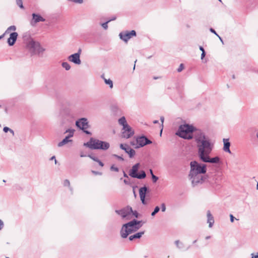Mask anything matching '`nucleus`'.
<instances>
[{
  "mask_svg": "<svg viewBox=\"0 0 258 258\" xmlns=\"http://www.w3.org/2000/svg\"><path fill=\"white\" fill-rule=\"evenodd\" d=\"M142 221L133 219L130 222L123 225L120 230L122 238H125L127 236L139 229L143 225Z\"/></svg>",
  "mask_w": 258,
  "mask_h": 258,
  "instance_id": "f257e3e1",
  "label": "nucleus"
},
{
  "mask_svg": "<svg viewBox=\"0 0 258 258\" xmlns=\"http://www.w3.org/2000/svg\"><path fill=\"white\" fill-rule=\"evenodd\" d=\"M84 146H86L92 150H107L110 147L109 143L102 141L99 140L91 138L90 140L84 144Z\"/></svg>",
  "mask_w": 258,
  "mask_h": 258,
  "instance_id": "f03ea898",
  "label": "nucleus"
},
{
  "mask_svg": "<svg viewBox=\"0 0 258 258\" xmlns=\"http://www.w3.org/2000/svg\"><path fill=\"white\" fill-rule=\"evenodd\" d=\"M195 127L188 124H181L179 126L176 135L184 139L190 140L193 138V132Z\"/></svg>",
  "mask_w": 258,
  "mask_h": 258,
  "instance_id": "7ed1b4c3",
  "label": "nucleus"
},
{
  "mask_svg": "<svg viewBox=\"0 0 258 258\" xmlns=\"http://www.w3.org/2000/svg\"><path fill=\"white\" fill-rule=\"evenodd\" d=\"M198 153L200 159L209 155L212 150V145L207 139L197 144Z\"/></svg>",
  "mask_w": 258,
  "mask_h": 258,
  "instance_id": "20e7f679",
  "label": "nucleus"
},
{
  "mask_svg": "<svg viewBox=\"0 0 258 258\" xmlns=\"http://www.w3.org/2000/svg\"><path fill=\"white\" fill-rule=\"evenodd\" d=\"M26 47L31 55H39L45 50V49L41 46L39 42L35 41L33 39H30L27 43Z\"/></svg>",
  "mask_w": 258,
  "mask_h": 258,
  "instance_id": "39448f33",
  "label": "nucleus"
},
{
  "mask_svg": "<svg viewBox=\"0 0 258 258\" xmlns=\"http://www.w3.org/2000/svg\"><path fill=\"white\" fill-rule=\"evenodd\" d=\"M207 167L205 164H201L196 161L190 163V171L189 174L206 173Z\"/></svg>",
  "mask_w": 258,
  "mask_h": 258,
  "instance_id": "423d86ee",
  "label": "nucleus"
},
{
  "mask_svg": "<svg viewBox=\"0 0 258 258\" xmlns=\"http://www.w3.org/2000/svg\"><path fill=\"white\" fill-rule=\"evenodd\" d=\"M204 173L188 174V178L191 182L192 186H196L203 184L207 179V177Z\"/></svg>",
  "mask_w": 258,
  "mask_h": 258,
  "instance_id": "0eeeda50",
  "label": "nucleus"
},
{
  "mask_svg": "<svg viewBox=\"0 0 258 258\" xmlns=\"http://www.w3.org/2000/svg\"><path fill=\"white\" fill-rule=\"evenodd\" d=\"M139 166V163L135 164L132 167V169L130 171L129 175L132 177L140 179L145 178L146 177V174L144 171L142 170L139 173H137Z\"/></svg>",
  "mask_w": 258,
  "mask_h": 258,
  "instance_id": "6e6552de",
  "label": "nucleus"
},
{
  "mask_svg": "<svg viewBox=\"0 0 258 258\" xmlns=\"http://www.w3.org/2000/svg\"><path fill=\"white\" fill-rule=\"evenodd\" d=\"M76 126L82 130L87 135H91V133L87 130L89 127V123L86 118H81L76 121Z\"/></svg>",
  "mask_w": 258,
  "mask_h": 258,
  "instance_id": "1a4fd4ad",
  "label": "nucleus"
},
{
  "mask_svg": "<svg viewBox=\"0 0 258 258\" xmlns=\"http://www.w3.org/2000/svg\"><path fill=\"white\" fill-rule=\"evenodd\" d=\"M133 212L131 207L127 206L120 210H115V213L120 215L122 218H125L126 220L130 219V216Z\"/></svg>",
  "mask_w": 258,
  "mask_h": 258,
  "instance_id": "9d476101",
  "label": "nucleus"
},
{
  "mask_svg": "<svg viewBox=\"0 0 258 258\" xmlns=\"http://www.w3.org/2000/svg\"><path fill=\"white\" fill-rule=\"evenodd\" d=\"M193 138H195L196 143L207 140L205 133L201 130L197 129L193 132Z\"/></svg>",
  "mask_w": 258,
  "mask_h": 258,
  "instance_id": "9b49d317",
  "label": "nucleus"
},
{
  "mask_svg": "<svg viewBox=\"0 0 258 258\" xmlns=\"http://www.w3.org/2000/svg\"><path fill=\"white\" fill-rule=\"evenodd\" d=\"M136 142L138 143V145L135 147L136 148L143 147L152 143L151 140L144 136L137 137L136 138Z\"/></svg>",
  "mask_w": 258,
  "mask_h": 258,
  "instance_id": "f8f14e48",
  "label": "nucleus"
},
{
  "mask_svg": "<svg viewBox=\"0 0 258 258\" xmlns=\"http://www.w3.org/2000/svg\"><path fill=\"white\" fill-rule=\"evenodd\" d=\"M136 35V32L135 30H132L130 32H120L119 37L124 42H126L132 37Z\"/></svg>",
  "mask_w": 258,
  "mask_h": 258,
  "instance_id": "ddd939ff",
  "label": "nucleus"
},
{
  "mask_svg": "<svg viewBox=\"0 0 258 258\" xmlns=\"http://www.w3.org/2000/svg\"><path fill=\"white\" fill-rule=\"evenodd\" d=\"M207 180L213 186L220 185L222 181V177L220 175H215L212 178H208Z\"/></svg>",
  "mask_w": 258,
  "mask_h": 258,
  "instance_id": "4468645a",
  "label": "nucleus"
},
{
  "mask_svg": "<svg viewBox=\"0 0 258 258\" xmlns=\"http://www.w3.org/2000/svg\"><path fill=\"white\" fill-rule=\"evenodd\" d=\"M69 133L68 136H67L64 139H63L61 142L58 143V147H60L67 144L69 142H72V140L69 139L70 138L74 136V130H68L65 133Z\"/></svg>",
  "mask_w": 258,
  "mask_h": 258,
  "instance_id": "2eb2a0df",
  "label": "nucleus"
},
{
  "mask_svg": "<svg viewBox=\"0 0 258 258\" xmlns=\"http://www.w3.org/2000/svg\"><path fill=\"white\" fill-rule=\"evenodd\" d=\"M134 134V131L132 129L130 125H127L123 127L122 130V137L128 139Z\"/></svg>",
  "mask_w": 258,
  "mask_h": 258,
  "instance_id": "dca6fc26",
  "label": "nucleus"
},
{
  "mask_svg": "<svg viewBox=\"0 0 258 258\" xmlns=\"http://www.w3.org/2000/svg\"><path fill=\"white\" fill-rule=\"evenodd\" d=\"M120 148L124 150L125 153L128 154L130 158H132L134 157L136 154V151L132 149L127 144H121L120 145Z\"/></svg>",
  "mask_w": 258,
  "mask_h": 258,
  "instance_id": "f3484780",
  "label": "nucleus"
},
{
  "mask_svg": "<svg viewBox=\"0 0 258 258\" xmlns=\"http://www.w3.org/2000/svg\"><path fill=\"white\" fill-rule=\"evenodd\" d=\"M148 188L146 186L141 187L139 189V195L141 201L142 203L145 205L147 204V202L145 200V197Z\"/></svg>",
  "mask_w": 258,
  "mask_h": 258,
  "instance_id": "a211bd4d",
  "label": "nucleus"
},
{
  "mask_svg": "<svg viewBox=\"0 0 258 258\" xmlns=\"http://www.w3.org/2000/svg\"><path fill=\"white\" fill-rule=\"evenodd\" d=\"M79 53H74L68 57V60L76 64H80L81 61Z\"/></svg>",
  "mask_w": 258,
  "mask_h": 258,
  "instance_id": "6ab92c4d",
  "label": "nucleus"
},
{
  "mask_svg": "<svg viewBox=\"0 0 258 258\" xmlns=\"http://www.w3.org/2000/svg\"><path fill=\"white\" fill-rule=\"evenodd\" d=\"M202 161L207 163H218L220 162V158L218 156L210 158L209 155L204 157L201 159Z\"/></svg>",
  "mask_w": 258,
  "mask_h": 258,
  "instance_id": "aec40b11",
  "label": "nucleus"
},
{
  "mask_svg": "<svg viewBox=\"0 0 258 258\" xmlns=\"http://www.w3.org/2000/svg\"><path fill=\"white\" fill-rule=\"evenodd\" d=\"M18 35V33L15 32L10 34V37L8 39V43L10 46L14 45L17 40Z\"/></svg>",
  "mask_w": 258,
  "mask_h": 258,
  "instance_id": "412c9836",
  "label": "nucleus"
},
{
  "mask_svg": "<svg viewBox=\"0 0 258 258\" xmlns=\"http://www.w3.org/2000/svg\"><path fill=\"white\" fill-rule=\"evenodd\" d=\"M223 142L224 143L223 150L228 153H231L230 150V143L228 139H223Z\"/></svg>",
  "mask_w": 258,
  "mask_h": 258,
  "instance_id": "4be33fe9",
  "label": "nucleus"
},
{
  "mask_svg": "<svg viewBox=\"0 0 258 258\" xmlns=\"http://www.w3.org/2000/svg\"><path fill=\"white\" fill-rule=\"evenodd\" d=\"M32 16L35 23H37L40 22H44L45 21V19L39 14L33 13Z\"/></svg>",
  "mask_w": 258,
  "mask_h": 258,
  "instance_id": "5701e85b",
  "label": "nucleus"
},
{
  "mask_svg": "<svg viewBox=\"0 0 258 258\" xmlns=\"http://www.w3.org/2000/svg\"><path fill=\"white\" fill-rule=\"evenodd\" d=\"M207 222L209 223V226L211 228L214 223V219L210 211H208L207 212Z\"/></svg>",
  "mask_w": 258,
  "mask_h": 258,
  "instance_id": "b1692460",
  "label": "nucleus"
},
{
  "mask_svg": "<svg viewBox=\"0 0 258 258\" xmlns=\"http://www.w3.org/2000/svg\"><path fill=\"white\" fill-rule=\"evenodd\" d=\"M144 233L145 231H141L138 232L134 235L130 236L128 239L130 241H132L134 239H139L142 237V236L144 234Z\"/></svg>",
  "mask_w": 258,
  "mask_h": 258,
  "instance_id": "393cba45",
  "label": "nucleus"
},
{
  "mask_svg": "<svg viewBox=\"0 0 258 258\" xmlns=\"http://www.w3.org/2000/svg\"><path fill=\"white\" fill-rule=\"evenodd\" d=\"M118 122L120 125H122L123 127L125 126H126V125H128L126 122V119L124 116L121 117L118 119Z\"/></svg>",
  "mask_w": 258,
  "mask_h": 258,
  "instance_id": "a878e982",
  "label": "nucleus"
},
{
  "mask_svg": "<svg viewBox=\"0 0 258 258\" xmlns=\"http://www.w3.org/2000/svg\"><path fill=\"white\" fill-rule=\"evenodd\" d=\"M104 80L105 84L109 85L110 88L112 89L113 88V82L111 80H110V79H106L105 78H104Z\"/></svg>",
  "mask_w": 258,
  "mask_h": 258,
  "instance_id": "bb28decb",
  "label": "nucleus"
},
{
  "mask_svg": "<svg viewBox=\"0 0 258 258\" xmlns=\"http://www.w3.org/2000/svg\"><path fill=\"white\" fill-rule=\"evenodd\" d=\"M61 65L62 67L67 71H69L71 69V66L70 64L67 62H63Z\"/></svg>",
  "mask_w": 258,
  "mask_h": 258,
  "instance_id": "cd10ccee",
  "label": "nucleus"
},
{
  "mask_svg": "<svg viewBox=\"0 0 258 258\" xmlns=\"http://www.w3.org/2000/svg\"><path fill=\"white\" fill-rule=\"evenodd\" d=\"M3 131L5 133H7L8 131H9L13 135V136H14L15 134L14 131L7 126L4 127Z\"/></svg>",
  "mask_w": 258,
  "mask_h": 258,
  "instance_id": "c85d7f7f",
  "label": "nucleus"
},
{
  "mask_svg": "<svg viewBox=\"0 0 258 258\" xmlns=\"http://www.w3.org/2000/svg\"><path fill=\"white\" fill-rule=\"evenodd\" d=\"M16 30V27L15 26H14V25L11 26L9 28H8V29L6 31L5 33H9V32L10 31H15Z\"/></svg>",
  "mask_w": 258,
  "mask_h": 258,
  "instance_id": "c756f323",
  "label": "nucleus"
},
{
  "mask_svg": "<svg viewBox=\"0 0 258 258\" xmlns=\"http://www.w3.org/2000/svg\"><path fill=\"white\" fill-rule=\"evenodd\" d=\"M160 210V208L158 206H156L154 211L151 213L152 216H154Z\"/></svg>",
  "mask_w": 258,
  "mask_h": 258,
  "instance_id": "7c9ffc66",
  "label": "nucleus"
},
{
  "mask_svg": "<svg viewBox=\"0 0 258 258\" xmlns=\"http://www.w3.org/2000/svg\"><path fill=\"white\" fill-rule=\"evenodd\" d=\"M175 243L178 248H181L183 246V244L180 242L178 240H176Z\"/></svg>",
  "mask_w": 258,
  "mask_h": 258,
  "instance_id": "2f4dec72",
  "label": "nucleus"
},
{
  "mask_svg": "<svg viewBox=\"0 0 258 258\" xmlns=\"http://www.w3.org/2000/svg\"><path fill=\"white\" fill-rule=\"evenodd\" d=\"M17 5L21 9H23L24 7L23 5L22 0H16Z\"/></svg>",
  "mask_w": 258,
  "mask_h": 258,
  "instance_id": "473e14b6",
  "label": "nucleus"
},
{
  "mask_svg": "<svg viewBox=\"0 0 258 258\" xmlns=\"http://www.w3.org/2000/svg\"><path fill=\"white\" fill-rule=\"evenodd\" d=\"M110 170L111 171H115V172H118L119 171L118 168L117 167H115L114 165H112L110 167Z\"/></svg>",
  "mask_w": 258,
  "mask_h": 258,
  "instance_id": "72a5a7b5",
  "label": "nucleus"
},
{
  "mask_svg": "<svg viewBox=\"0 0 258 258\" xmlns=\"http://www.w3.org/2000/svg\"><path fill=\"white\" fill-rule=\"evenodd\" d=\"M88 157H89V158H90L91 159H92L93 160L95 161H97L98 159V158H97L96 157L92 155V154H89L88 155Z\"/></svg>",
  "mask_w": 258,
  "mask_h": 258,
  "instance_id": "f704fd0d",
  "label": "nucleus"
},
{
  "mask_svg": "<svg viewBox=\"0 0 258 258\" xmlns=\"http://www.w3.org/2000/svg\"><path fill=\"white\" fill-rule=\"evenodd\" d=\"M109 23V22L106 21V22L105 23H103L102 24V27L105 29V30H106L107 28H108V23Z\"/></svg>",
  "mask_w": 258,
  "mask_h": 258,
  "instance_id": "c9c22d12",
  "label": "nucleus"
},
{
  "mask_svg": "<svg viewBox=\"0 0 258 258\" xmlns=\"http://www.w3.org/2000/svg\"><path fill=\"white\" fill-rule=\"evenodd\" d=\"M113 156L115 157V158H116L117 159H118V160H119L120 161H123L124 160V159L121 156H119V155H116V154H113Z\"/></svg>",
  "mask_w": 258,
  "mask_h": 258,
  "instance_id": "e433bc0d",
  "label": "nucleus"
},
{
  "mask_svg": "<svg viewBox=\"0 0 258 258\" xmlns=\"http://www.w3.org/2000/svg\"><path fill=\"white\" fill-rule=\"evenodd\" d=\"M164 120V117L163 116H161L160 117V120H161V121L162 122V128H161V132H160V135H161L162 132V130H163Z\"/></svg>",
  "mask_w": 258,
  "mask_h": 258,
  "instance_id": "4c0bfd02",
  "label": "nucleus"
},
{
  "mask_svg": "<svg viewBox=\"0 0 258 258\" xmlns=\"http://www.w3.org/2000/svg\"><path fill=\"white\" fill-rule=\"evenodd\" d=\"M152 179L153 182L154 183H155L158 180V177L155 175H153V176H152Z\"/></svg>",
  "mask_w": 258,
  "mask_h": 258,
  "instance_id": "58836bf2",
  "label": "nucleus"
},
{
  "mask_svg": "<svg viewBox=\"0 0 258 258\" xmlns=\"http://www.w3.org/2000/svg\"><path fill=\"white\" fill-rule=\"evenodd\" d=\"M184 68L183 64L182 63H181L179 67V68L177 69V72H180L182 71V70Z\"/></svg>",
  "mask_w": 258,
  "mask_h": 258,
  "instance_id": "ea45409f",
  "label": "nucleus"
},
{
  "mask_svg": "<svg viewBox=\"0 0 258 258\" xmlns=\"http://www.w3.org/2000/svg\"><path fill=\"white\" fill-rule=\"evenodd\" d=\"M63 185H64V186H69L70 185V182L69 180L68 179L64 180V181H63Z\"/></svg>",
  "mask_w": 258,
  "mask_h": 258,
  "instance_id": "a19ab883",
  "label": "nucleus"
},
{
  "mask_svg": "<svg viewBox=\"0 0 258 258\" xmlns=\"http://www.w3.org/2000/svg\"><path fill=\"white\" fill-rule=\"evenodd\" d=\"M161 211L162 212H165V210H166V206H165V204L164 203H162L161 205Z\"/></svg>",
  "mask_w": 258,
  "mask_h": 258,
  "instance_id": "79ce46f5",
  "label": "nucleus"
},
{
  "mask_svg": "<svg viewBox=\"0 0 258 258\" xmlns=\"http://www.w3.org/2000/svg\"><path fill=\"white\" fill-rule=\"evenodd\" d=\"M136 218H138L139 216V214L137 211H133L131 213Z\"/></svg>",
  "mask_w": 258,
  "mask_h": 258,
  "instance_id": "37998d69",
  "label": "nucleus"
},
{
  "mask_svg": "<svg viewBox=\"0 0 258 258\" xmlns=\"http://www.w3.org/2000/svg\"><path fill=\"white\" fill-rule=\"evenodd\" d=\"M92 173L93 174H94V175H102V173L100 172H99V171H94V170H92Z\"/></svg>",
  "mask_w": 258,
  "mask_h": 258,
  "instance_id": "c03bdc74",
  "label": "nucleus"
},
{
  "mask_svg": "<svg viewBox=\"0 0 258 258\" xmlns=\"http://www.w3.org/2000/svg\"><path fill=\"white\" fill-rule=\"evenodd\" d=\"M234 219H236L235 218V217L233 216V215L230 214V220L231 222H232V223L233 222Z\"/></svg>",
  "mask_w": 258,
  "mask_h": 258,
  "instance_id": "a18cd8bd",
  "label": "nucleus"
},
{
  "mask_svg": "<svg viewBox=\"0 0 258 258\" xmlns=\"http://www.w3.org/2000/svg\"><path fill=\"white\" fill-rule=\"evenodd\" d=\"M210 31L211 32L214 33L217 36H218V34L216 33V32L215 31V30L212 28L210 29Z\"/></svg>",
  "mask_w": 258,
  "mask_h": 258,
  "instance_id": "49530a36",
  "label": "nucleus"
},
{
  "mask_svg": "<svg viewBox=\"0 0 258 258\" xmlns=\"http://www.w3.org/2000/svg\"><path fill=\"white\" fill-rule=\"evenodd\" d=\"M4 222L3 221L0 219V230L3 228L4 227Z\"/></svg>",
  "mask_w": 258,
  "mask_h": 258,
  "instance_id": "de8ad7c7",
  "label": "nucleus"
},
{
  "mask_svg": "<svg viewBox=\"0 0 258 258\" xmlns=\"http://www.w3.org/2000/svg\"><path fill=\"white\" fill-rule=\"evenodd\" d=\"M96 162H98L99 165L101 167H103L104 166V164L103 163V162H101L99 159H98V160Z\"/></svg>",
  "mask_w": 258,
  "mask_h": 258,
  "instance_id": "09e8293b",
  "label": "nucleus"
},
{
  "mask_svg": "<svg viewBox=\"0 0 258 258\" xmlns=\"http://www.w3.org/2000/svg\"><path fill=\"white\" fill-rule=\"evenodd\" d=\"M116 19V17L115 16H113L111 17V18H110V19H109L108 20V22H110L111 21H113V20H115V19Z\"/></svg>",
  "mask_w": 258,
  "mask_h": 258,
  "instance_id": "8fccbe9b",
  "label": "nucleus"
},
{
  "mask_svg": "<svg viewBox=\"0 0 258 258\" xmlns=\"http://www.w3.org/2000/svg\"><path fill=\"white\" fill-rule=\"evenodd\" d=\"M205 55H206V52H205V50H203V52L201 54V58L203 59L205 56Z\"/></svg>",
  "mask_w": 258,
  "mask_h": 258,
  "instance_id": "3c124183",
  "label": "nucleus"
},
{
  "mask_svg": "<svg viewBox=\"0 0 258 258\" xmlns=\"http://www.w3.org/2000/svg\"><path fill=\"white\" fill-rule=\"evenodd\" d=\"M251 258H258V253H257V254L254 255L253 253H251Z\"/></svg>",
  "mask_w": 258,
  "mask_h": 258,
  "instance_id": "603ef678",
  "label": "nucleus"
},
{
  "mask_svg": "<svg viewBox=\"0 0 258 258\" xmlns=\"http://www.w3.org/2000/svg\"><path fill=\"white\" fill-rule=\"evenodd\" d=\"M50 160H54L55 161V163L56 164V162H57V161L55 159V157L54 156H52L51 158H50Z\"/></svg>",
  "mask_w": 258,
  "mask_h": 258,
  "instance_id": "864d4df0",
  "label": "nucleus"
},
{
  "mask_svg": "<svg viewBox=\"0 0 258 258\" xmlns=\"http://www.w3.org/2000/svg\"><path fill=\"white\" fill-rule=\"evenodd\" d=\"M81 52H82V49L81 48H79L78 52L76 53H79V56L80 57Z\"/></svg>",
  "mask_w": 258,
  "mask_h": 258,
  "instance_id": "5fc2aeb1",
  "label": "nucleus"
},
{
  "mask_svg": "<svg viewBox=\"0 0 258 258\" xmlns=\"http://www.w3.org/2000/svg\"><path fill=\"white\" fill-rule=\"evenodd\" d=\"M123 176H124V177H127H127H128V176H127V175L126 174V173L124 171H123Z\"/></svg>",
  "mask_w": 258,
  "mask_h": 258,
  "instance_id": "6e6d98bb",
  "label": "nucleus"
},
{
  "mask_svg": "<svg viewBox=\"0 0 258 258\" xmlns=\"http://www.w3.org/2000/svg\"><path fill=\"white\" fill-rule=\"evenodd\" d=\"M149 171H150V174H151V176H153V175H154V174H153V170H152L151 169H150Z\"/></svg>",
  "mask_w": 258,
  "mask_h": 258,
  "instance_id": "4d7b16f0",
  "label": "nucleus"
},
{
  "mask_svg": "<svg viewBox=\"0 0 258 258\" xmlns=\"http://www.w3.org/2000/svg\"><path fill=\"white\" fill-rule=\"evenodd\" d=\"M217 37L219 38V39L220 40L221 42L223 43V41L222 40V38L218 35V36H217Z\"/></svg>",
  "mask_w": 258,
  "mask_h": 258,
  "instance_id": "13d9d810",
  "label": "nucleus"
},
{
  "mask_svg": "<svg viewBox=\"0 0 258 258\" xmlns=\"http://www.w3.org/2000/svg\"><path fill=\"white\" fill-rule=\"evenodd\" d=\"M255 131L256 132V138L258 139V130H255Z\"/></svg>",
  "mask_w": 258,
  "mask_h": 258,
  "instance_id": "bf43d9fd",
  "label": "nucleus"
},
{
  "mask_svg": "<svg viewBox=\"0 0 258 258\" xmlns=\"http://www.w3.org/2000/svg\"><path fill=\"white\" fill-rule=\"evenodd\" d=\"M123 181L126 184H129V182L126 179H124Z\"/></svg>",
  "mask_w": 258,
  "mask_h": 258,
  "instance_id": "052dcab7",
  "label": "nucleus"
},
{
  "mask_svg": "<svg viewBox=\"0 0 258 258\" xmlns=\"http://www.w3.org/2000/svg\"><path fill=\"white\" fill-rule=\"evenodd\" d=\"M200 50H201L202 51V52H203V50H205L204 48L202 46L200 47Z\"/></svg>",
  "mask_w": 258,
  "mask_h": 258,
  "instance_id": "680f3d73",
  "label": "nucleus"
},
{
  "mask_svg": "<svg viewBox=\"0 0 258 258\" xmlns=\"http://www.w3.org/2000/svg\"><path fill=\"white\" fill-rule=\"evenodd\" d=\"M153 123L154 124L157 123H158V120H155L153 121Z\"/></svg>",
  "mask_w": 258,
  "mask_h": 258,
  "instance_id": "e2e57ef3",
  "label": "nucleus"
},
{
  "mask_svg": "<svg viewBox=\"0 0 258 258\" xmlns=\"http://www.w3.org/2000/svg\"><path fill=\"white\" fill-rule=\"evenodd\" d=\"M211 238V236H207L206 237V239H209Z\"/></svg>",
  "mask_w": 258,
  "mask_h": 258,
  "instance_id": "0e129e2a",
  "label": "nucleus"
},
{
  "mask_svg": "<svg viewBox=\"0 0 258 258\" xmlns=\"http://www.w3.org/2000/svg\"><path fill=\"white\" fill-rule=\"evenodd\" d=\"M80 156H81V157H85V156H86V155H84L83 154H81Z\"/></svg>",
  "mask_w": 258,
  "mask_h": 258,
  "instance_id": "69168bd1",
  "label": "nucleus"
},
{
  "mask_svg": "<svg viewBox=\"0 0 258 258\" xmlns=\"http://www.w3.org/2000/svg\"><path fill=\"white\" fill-rule=\"evenodd\" d=\"M4 35H5V34H4L3 35H2L0 36V39H2L4 37Z\"/></svg>",
  "mask_w": 258,
  "mask_h": 258,
  "instance_id": "338daca9",
  "label": "nucleus"
},
{
  "mask_svg": "<svg viewBox=\"0 0 258 258\" xmlns=\"http://www.w3.org/2000/svg\"><path fill=\"white\" fill-rule=\"evenodd\" d=\"M256 189H257V190H258V183H257V184H256Z\"/></svg>",
  "mask_w": 258,
  "mask_h": 258,
  "instance_id": "774afa93",
  "label": "nucleus"
}]
</instances>
